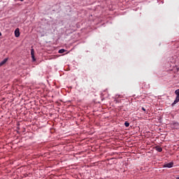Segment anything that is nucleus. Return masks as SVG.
<instances>
[{"label": "nucleus", "mask_w": 179, "mask_h": 179, "mask_svg": "<svg viewBox=\"0 0 179 179\" xmlns=\"http://www.w3.org/2000/svg\"><path fill=\"white\" fill-rule=\"evenodd\" d=\"M171 127L173 129H178L179 124L177 122H174L171 124Z\"/></svg>", "instance_id": "nucleus-1"}, {"label": "nucleus", "mask_w": 179, "mask_h": 179, "mask_svg": "<svg viewBox=\"0 0 179 179\" xmlns=\"http://www.w3.org/2000/svg\"><path fill=\"white\" fill-rule=\"evenodd\" d=\"M173 166H174V162H171L166 164H164V167H167L168 169H171V167H173Z\"/></svg>", "instance_id": "nucleus-2"}, {"label": "nucleus", "mask_w": 179, "mask_h": 179, "mask_svg": "<svg viewBox=\"0 0 179 179\" xmlns=\"http://www.w3.org/2000/svg\"><path fill=\"white\" fill-rule=\"evenodd\" d=\"M15 37H19L20 36V31L19 28H17L15 30Z\"/></svg>", "instance_id": "nucleus-3"}, {"label": "nucleus", "mask_w": 179, "mask_h": 179, "mask_svg": "<svg viewBox=\"0 0 179 179\" xmlns=\"http://www.w3.org/2000/svg\"><path fill=\"white\" fill-rule=\"evenodd\" d=\"M155 149L157 150V152H163V148H162L160 146H156Z\"/></svg>", "instance_id": "nucleus-4"}, {"label": "nucleus", "mask_w": 179, "mask_h": 179, "mask_svg": "<svg viewBox=\"0 0 179 179\" xmlns=\"http://www.w3.org/2000/svg\"><path fill=\"white\" fill-rule=\"evenodd\" d=\"M31 58H32L33 61H36V58H34V49L31 50Z\"/></svg>", "instance_id": "nucleus-5"}, {"label": "nucleus", "mask_w": 179, "mask_h": 179, "mask_svg": "<svg viewBox=\"0 0 179 179\" xmlns=\"http://www.w3.org/2000/svg\"><path fill=\"white\" fill-rule=\"evenodd\" d=\"M6 62H8V58L4 59L1 62H0V66L5 65Z\"/></svg>", "instance_id": "nucleus-6"}, {"label": "nucleus", "mask_w": 179, "mask_h": 179, "mask_svg": "<svg viewBox=\"0 0 179 179\" xmlns=\"http://www.w3.org/2000/svg\"><path fill=\"white\" fill-rule=\"evenodd\" d=\"M178 101H179V96H176L175 101L172 103V106H174V105L177 104V103H178Z\"/></svg>", "instance_id": "nucleus-7"}, {"label": "nucleus", "mask_w": 179, "mask_h": 179, "mask_svg": "<svg viewBox=\"0 0 179 179\" xmlns=\"http://www.w3.org/2000/svg\"><path fill=\"white\" fill-rule=\"evenodd\" d=\"M64 52H66L65 49H61L59 50V54H64Z\"/></svg>", "instance_id": "nucleus-8"}, {"label": "nucleus", "mask_w": 179, "mask_h": 179, "mask_svg": "<svg viewBox=\"0 0 179 179\" xmlns=\"http://www.w3.org/2000/svg\"><path fill=\"white\" fill-rule=\"evenodd\" d=\"M175 94H176V97H179V90H176L175 91Z\"/></svg>", "instance_id": "nucleus-9"}, {"label": "nucleus", "mask_w": 179, "mask_h": 179, "mask_svg": "<svg viewBox=\"0 0 179 179\" xmlns=\"http://www.w3.org/2000/svg\"><path fill=\"white\" fill-rule=\"evenodd\" d=\"M124 126H125L127 128H128V127H129V122H124Z\"/></svg>", "instance_id": "nucleus-10"}, {"label": "nucleus", "mask_w": 179, "mask_h": 179, "mask_svg": "<svg viewBox=\"0 0 179 179\" xmlns=\"http://www.w3.org/2000/svg\"><path fill=\"white\" fill-rule=\"evenodd\" d=\"M142 110H143V111H146V109H145V108H142Z\"/></svg>", "instance_id": "nucleus-11"}, {"label": "nucleus", "mask_w": 179, "mask_h": 179, "mask_svg": "<svg viewBox=\"0 0 179 179\" xmlns=\"http://www.w3.org/2000/svg\"><path fill=\"white\" fill-rule=\"evenodd\" d=\"M21 1V2H23L24 0H20Z\"/></svg>", "instance_id": "nucleus-12"}, {"label": "nucleus", "mask_w": 179, "mask_h": 179, "mask_svg": "<svg viewBox=\"0 0 179 179\" xmlns=\"http://www.w3.org/2000/svg\"><path fill=\"white\" fill-rule=\"evenodd\" d=\"M176 179H179V177L176 178Z\"/></svg>", "instance_id": "nucleus-13"}, {"label": "nucleus", "mask_w": 179, "mask_h": 179, "mask_svg": "<svg viewBox=\"0 0 179 179\" xmlns=\"http://www.w3.org/2000/svg\"><path fill=\"white\" fill-rule=\"evenodd\" d=\"M178 90H179V89H178Z\"/></svg>", "instance_id": "nucleus-14"}]
</instances>
